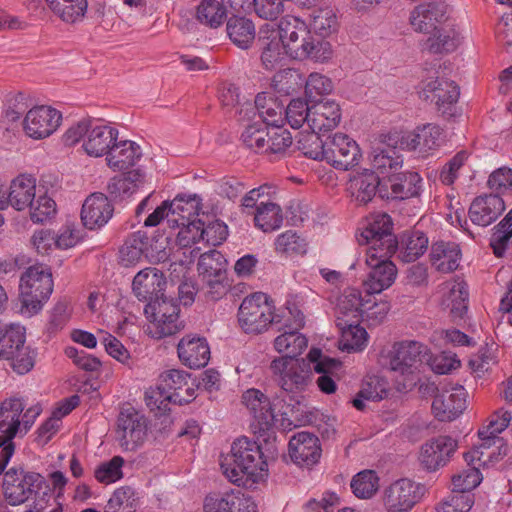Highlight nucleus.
Here are the masks:
<instances>
[{
	"instance_id": "f257e3e1",
	"label": "nucleus",
	"mask_w": 512,
	"mask_h": 512,
	"mask_svg": "<svg viewBox=\"0 0 512 512\" xmlns=\"http://www.w3.org/2000/svg\"><path fill=\"white\" fill-rule=\"evenodd\" d=\"M277 38L286 47L288 56L293 59L309 58L324 62L332 55L330 43L314 37L308 25L296 16L286 15L280 19Z\"/></svg>"
},
{
	"instance_id": "f03ea898",
	"label": "nucleus",
	"mask_w": 512,
	"mask_h": 512,
	"mask_svg": "<svg viewBox=\"0 0 512 512\" xmlns=\"http://www.w3.org/2000/svg\"><path fill=\"white\" fill-rule=\"evenodd\" d=\"M267 466V457L260 445L247 437L234 441L231 454L221 463L223 473L238 486H245L248 481L257 482L267 471Z\"/></svg>"
},
{
	"instance_id": "7ed1b4c3",
	"label": "nucleus",
	"mask_w": 512,
	"mask_h": 512,
	"mask_svg": "<svg viewBox=\"0 0 512 512\" xmlns=\"http://www.w3.org/2000/svg\"><path fill=\"white\" fill-rule=\"evenodd\" d=\"M242 402L254 418L253 425L258 432L269 431L277 417L288 419L294 413L295 405L298 403L293 397L290 402L276 393L269 399L258 389H248L242 395Z\"/></svg>"
},
{
	"instance_id": "20e7f679",
	"label": "nucleus",
	"mask_w": 512,
	"mask_h": 512,
	"mask_svg": "<svg viewBox=\"0 0 512 512\" xmlns=\"http://www.w3.org/2000/svg\"><path fill=\"white\" fill-rule=\"evenodd\" d=\"M272 377L280 387L279 395L290 402V397L298 401L301 392L311 384L313 378L312 366L305 359L280 357L270 364Z\"/></svg>"
},
{
	"instance_id": "39448f33",
	"label": "nucleus",
	"mask_w": 512,
	"mask_h": 512,
	"mask_svg": "<svg viewBox=\"0 0 512 512\" xmlns=\"http://www.w3.org/2000/svg\"><path fill=\"white\" fill-rule=\"evenodd\" d=\"M19 289L22 307L37 313L53 292L50 268L42 264L28 267L21 275Z\"/></svg>"
},
{
	"instance_id": "423d86ee",
	"label": "nucleus",
	"mask_w": 512,
	"mask_h": 512,
	"mask_svg": "<svg viewBox=\"0 0 512 512\" xmlns=\"http://www.w3.org/2000/svg\"><path fill=\"white\" fill-rule=\"evenodd\" d=\"M0 358L9 360L12 369L19 375L28 373L35 364V353L25 346V329L11 325L0 331Z\"/></svg>"
},
{
	"instance_id": "0eeeda50",
	"label": "nucleus",
	"mask_w": 512,
	"mask_h": 512,
	"mask_svg": "<svg viewBox=\"0 0 512 512\" xmlns=\"http://www.w3.org/2000/svg\"><path fill=\"white\" fill-rule=\"evenodd\" d=\"M393 223L386 213L371 218L357 236L360 245H368L367 252L393 255L398 248V240L392 232Z\"/></svg>"
},
{
	"instance_id": "6e6552de",
	"label": "nucleus",
	"mask_w": 512,
	"mask_h": 512,
	"mask_svg": "<svg viewBox=\"0 0 512 512\" xmlns=\"http://www.w3.org/2000/svg\"><path fill=\"white\" fill-rule=\"evenodd\" d=\"M276 317L273 315V306L264 293H254L245 297L238 311L241 328L251 334H259L270 324L278 322Z\"/></svg>"
},
{
	"instance_id": "1a4fd4ad",
	"label": "nucleus",
	"mask_w": 512,
	"mask_h": 512,
	"mask_svg": "<svg viewBox=\"0 0 512 512\" xmlns=\"http://www.w3.org/2000/svg\"><path fill=\"white\" fill-rule=\"evenodd\" d=\"M44 484L45 478L41 474L12 467L5 472L3 479L5 499L12 506L23 504L38 493Z\"/></svg>"
},
{
	"instance_id": "9d476101",
	"label": "nucleus",
	"mask_w": 512,
	"mask_h": 512,
	"mask_svg": "<svg viewBox=\"0 0 512 512\" xmlns=\"http://www.w3.org/2000/svg\"><path fill=\"white\" fill-rule=\"evenodd\" d=\"M426 354L427 347L417 341H405L398 345L390 360V369L403 377L402 382L398 380V383L404 389H412L416 385L419 379L418 366L422 364Z\"/></svg>"
},
{
	"instance_id": "9b49d317",
	"label": "nucleus",
	"mask_w": 512,
	"mask_h": 512,
	"mask_svg": "<svg viewBox=\"0 0 512 512\" xmlns=\"http://www.w3.org/2000/svg\"><path fill=\"white\" fill-rule=\"evenodd\" d=\"M180 308L177 300L167 298L164 293L147 303L144 313L155 327L154 336L158 339L171 336L181 329L179 322Z\"/></svg>"
},
{
	"instance_id": "f8f14e48",
	"label": "nucleus",
	"mask_w": 512,
	"mask_h": 512,
	"mask_svg": "<svg viewBox=\"0 0 512 512\" xmlns=\"http://www.w3.org/2000/svg\"><path fill=\"white\" fill-rule=\"evenodd\" d=\"M423 493V485L401 478L384 489L382 504L386 512H410L421 500Z\"/></svg>"
},
{
	"instance_id": "ddd939ff",
	"label": "nucleus",
	"mask_w": 512,
	"mask_h": 512,
	"mask_svg": "<svg viewBox=\"0 0 512 512\" xmlns=\"http://www.w3.org/2000/svg\"><path fill=\"white\" fill-rule=\"evenodd\" d=\"M460 95L459 87L454 81L437 77L421 82L419 97L436 105L438 112L445 118L455 115V105Z\"/></svg>"
},
{
	"instance_id": "4468645a",
	"label": "nucleus",
	"mask_w": 512,
	"mask_h": 512,
	"mask_svg": "<svg viewBox=\"0 0 512 512\" xmlns=\"http://www.w3.org/2000/svg\"><path fill=\"white\" fill-rule=\"evenodd\" d=\"M116 435L124 450H136L147 436L146 418L132 406L122 408L117 419Z\"/></svg>"
},
{
	"instance_id": "2eb2a0df",
	"label": "nucleus",
	"mask_w": 512,
	"mask_h": 512,
	"mask_svg": "<svg viewBox=\"0 0 512 512\" xmlns=\"http://www.w3.org/2000/svg\"><path fill=\"white\" fill-rule=\"evenodd\" d=\"M457 448L458 441L449 435L432 437L420 447L419 464L427 472H436L449 463Z\"/></svg>"
},
{
	"instance_id": "dca6fc26",
	"label": "nucleus",
	"mask_w": 512,
	"mask_h": 512,
	"mask_svg": "<svg viewBox=\"0 0 512 512\" xmlns=\"http://www.w3.org/2000/svg\"><path fill=\"white\" fill-rule=\"evenodd\" d=\"M362 157L357 142L346 134L336 133L326 140V159L336 169L348 170L359 164Z\"/></svg>"
},
{
	"instance_id": "f3484780",
	"label": "nucleus",
	"mask_w": 512,
	"mask_h": 512,
	"mask_svg": "<svg viewBox=\"0 0 512 512\" xmlns=\"http://www.w3.org/2000/svg\"><path fill=\"white\" fill-rule=\"evenodd\" d=\"M392 255L381 256V253L367 252L366 263L371 268L367 279L364 281L366 297L372 294L381 293L389 288L395 281L397 268L389 260Z\"/></svg>"
},
{
	"instance_id": "a211bd4d",
	"label": "nucleus",
	"mask_w": 512,
	"mask_h": 512,
	"mask_svg": "<svg viewBox=\"0 0 512 512\" xmlns=\"http://www.w3.org/2000/svg\"><path fill=\"white\" fill-rule=\"evenodd\" d=\"M422 178L417 172H392L384 176L380 198L405 200L420 195Z\"/></svg>"
},
{
	"instance_id": "6ab92c4d",
	"label": "nucleus",
	"mask_w": 512,
	"mask_h": 512,
	"mask_svg": "<svg viewBox=\"0 0 512 512\" xmlns=\"http://www.w3.org/2000/svg\"><path fill=\"white\" fill-rule=\"evenodd\" d=\"M62 120V114L51 106L31 108L23 121L26 134L34 139H43L54 133Z\"/></svg>"
},
{
	"instance_id": "aec40b11",
	"label": "nucleus",
	"mask_w": 512,
	"mask_h": 512,
	"mask_svg": "<svg viewBox=\"0 0 512 512\" xmlns=\"http://www.w3.org/2000/svg\"><path fill=\"white\" fill-rule=\"evenodd\" d=\"M284 107L277 99L268 93H259L254 105L246 104L239 115H244L248 120L256 119L262 125L278 127L283 122Z\"/></svg>"
},
{
	"instance_id": "412c9836",
	"label": "nucleus",
	"mask_w": 512,
	"mask_h": 512,
	"mask_svg": "<svg viewBox=\"0 0 512 512\" xmlns=\"http://www.w3.org/2000/svg\"><path fill=\"white\" fill-rule=\"evenodd\" d=\"M384 176L381 178L378 173L364 169L352 174L347 182L346 191L352 201L358 205H366L380 190Z\"/></svg>"
},
{
	"instance_id": "4be33fe9",
	"label": "nucleus",
	"mask_w": 512,
	"mask_h": 512,
	"mask_svg": "<svg viewBox=\"0 0 512 512\" xmlns=\"http://www.w3.org/2000/svg\"><path fill=\"white\" fill-rule=\"evenodd\" d=\"M466 408V391L462 386L443 390L434 397L432 412L439 421H452Z\"/></svg>"
},
{
	"instance_id": "5701e85b",
	"label": "nucleus",
	"mask_w": 512,
	"mask_h": 512,
	"mask_svg": "<svg viewBox=\"0 0 512 512\" xmlns=\"http://www.w3.org/2000/svg\"><path fill=\"white\" fill-rule=\"evenodd\" d=\"M446 19V5L442 2H429L414 7L409 23L414 31L430 34Z\"/></svg>"
},
{
	"instance_id": "b1692460",
	"label": "nucleus",
	"mask_w": 512,
	"mask_h": 512,
	"mask_svg": "<svg viewBox=\"0 0 512 512\" xmlns=\"http://www.w3.org/2000/svg\"><path fill=\"white\" fill-rule=\"evenodd\" d=\"M442 142V129L436 124H425L400 139L402 149L417 150L423 156L436 150Z\"/></svg>"
},
{
	"instance_id": "393cba45",
	"label": "nucleus",
	"mask_w": 512,
	"mask_h": 512,
	"mask_svg": "<svg viewBox=\"0 0 512 512\" xmlns=\"http://www.w3.org/2000/svg\"><path fill=\"white\" fill-rule=\"evenodd\" d=\"M291 460L301 467H311L321 456L319 439L312 433L299 432L289 441Z\"/></svg>"
},
{
	"instance_id": "a878e982",
	"label": "nucleus",
	"mask_w": 512,
	"mask_h": 512,
	"mask_svg": "<svg viewBox=\"0 0 512 512\" xmlns=\"http://www.w3.org/2000/svg\"><path fill=\"white\" fill-rule=\"evenodd\" d=\"M256 505L240 490L209 494L204 499L203 512H256Z\"/></svg>"
},
{
	"instance_id": "bb28decb",
	"label": "nucleus",
	"mask_w": 512,
	"mask_h": 512,
	"mask_svg": "<svg viewBox=\"0 0 512 512\" xmlns=\"http://www.w3.org/2000/svg\"><path fill=\"white\" fill-rule=\"evenodd\" d=\"M114 208L103 193H93L86 198L81 209L83 225L90 229L104 226L112 217Z\"/></svg>"
},
{
	"instance_id": "cd10ccee",
	"label": "nucleus",
	"mask_w": 512,
	"mask_h": 512,
	"mask_svg": "<svg viewBox=\"0 0 512 512\" xmlns=\"http://www.w3.org/2000/svg\"><path fill=\"white\" fill-rule=\"evenodd\" d=\"M166 284V279L160 270L148 267L136 274L132 289L138 300L150 303L161 296Z\"/></svg>"
},
{
	"instance_id": "c85d7f7f",
	"label": "nucleus",
	"mask_w": 512,
	"mask_h": 512,
	"mask_svg": "<svg viewBox=\"0 0 512 512\" xmlns=\"http://www.w3.org/2000/svg\"><path fill=\"white\" fill-rule=\"evenodd\" d=\"M159 386L168 402L183 405L194 398V389L188 386V374L182 370L171 369L162 373Z\"/></svg>"
},
{
	"instance_id": "c756f323",
	"label": "nucleus",
	"mask_w": 512,
	"mask_h": 512,
	"mask_svg": "<svg viewBox=\"0 0 512 512\" xmlns=\"http://www.w3.org/2000/svg\"><path fill=\"white\" fill-rule=\"evenodd\" d=\"M505 210L504 200L498 194L476 197L470 205L469 217L472 223L486 227L493 223Z\"/></svg>"
},
{
	"instance_id": "7c9ffc66",
	"label": "nucleus",
	"mask_w": 512,
	"mask_h": 512,
	"mask_svg": "<svg viewBox=\"0 0 512 512\" xmlns=\"http://www.w3.org/2000/svg\"><path fill=\"white\" fill-rule=\"evenodd\" d=\"M153 239L144 231L132 233L120 248V263L125 267L136 265L143 257H154Z\"/></svg>"
},
{
	"instance_id": "2f4dec72",
	"label": "nucleus",
	"mask_w": 512,
	"mask_h": 512,
	"mask_svg": "<svg viewBox=\"0 0 512 512\" xmlns=\"http://www.w3.org/2000/svg\"><path fill=\"white\" fill-rule=\"evenodd\" d=\"M177 351L183 364L192 369L202 368L210 360V348L203 337H183L178 343Z\"/></svg>"
},
{
	"instance_id": "473e14b6",
	"label": "nucleus",
	"mask_w": 512,
	"mask_h": 512,
	"mask_svg": "<svg viewBox=\"0 0 512 512\" xmlns=\"http://www.w3.org/2000/svg\"><path fill=\"white\" fill-rule=\"evenodd\" d=\"M5 201H0V208L6 205L12 206L17 211H22L32 205L36 198V180L27 175H20L12 180Z\"/></svg>"
},
{
	"instance_id": "72a5a7b5",
	"label": "nucleus",
	"mask_w": 512,
	"mask_h": 512,
	"mask_svg": "<svg viewBox=\"0 0 512 512\" xmlns=\"http://www.w3.org/2000/svg\"><path fill=\"white\" fill-rule=\"evenodd\" d=\"M309 128L312 131L326 132L338 126L341 109L334 100L319 99L311 104Z\"/></svg>"
},
{
	"instance_id": "f704fd0d",
	"label": "nucleus",
	"mask_w": 512,
	"mask_h": 512,
	"mask_svg": "<svg viewBox=\"0 0 512 512\" xmlns=\"http://www.w3.org/2000/svg\"><path fill=\"white\" fill-rule=\"evenodd\" d=\"M118 135V130L112 126L91 125L87 137L84 138L82 147L89 156H107L112 145L118 139Z\"/></svg>"
},
{
	"instance_id": "c9c22d12",
	"label": "nucleus",
	"mask_w": 512,
	"mask_h": 512,
	"mask_svg": "<svg viewBox=\"0 0 512 512\" xmlns=\"http://www.w3.org/2000/svg\"><path fill=\"white\" fill-rule=\"evenodd\" d=\"M460 258L461 250L455 242L437 241L431 246V263L440 272L455 271L459 267Z\"/></svg>"
},
{
	"instance_id": "e433bc0d",
	"label": "nucleus",
	"mask_w": 512,
	"mask_h": 512,
	"mask_svg": "<svg viewBox=\"0 0 512 512\" xmlns=\"http://www.w3.org/2000/svg\"><path fill=\"white\" fill-rule=\"evenodd\" d=\"M142 156L140 147L133 141H115L106 156L107 165L113 170H125L136 164Z\"/></svg>"
},
{
	"instance_id": "4c0bfd02",
	"label": "nucleus",
	"mask_w": 512,
	"mask_h": 512,
	"mask_svg": "<svg viewBox=\"0 0 512 512\" xmlns=\"http://www.w3.org/2000/svg\"><path fill=\"white\" fill-rule=\"evenodd\" d=\"M371 302L370 297L365 299L361 292L355 288H347L339 296L335 307L336 324L338 325V317L342 319H358L363 318V309Z\"/></svg>"
},
{
	"instance_id": "58836bf2",
	"label": "nucleus",
	"mask_w": 512,
	"mask_h": 512,
	"mask_svg": "<svg viewBox=\"0 0 512 512\" xmlns=\"http://www.w3.org/2000/svg\"><path fill=\"white\" fill-rule=\"evenodd\" d=\"M398 143V136H389V143L375 147L371 153V164L379 173L396 172L402 166L403 160L398 154L394 144Z\"/></svg>"
},
{
	"instance_id": "ea45409f",
	"label": "nucleus",
	"mask_w": 512,
	"mask_h": 512,
	"mask_svg": "<svg viewBox=\"0 0 512 512\" xmlns=\"http://www.w3.org/2000/svg\"><path fill=\"white\" fill-rule=\"evenodd\" d=\"M226 31L231 42L241 49H248L255 40V25L245 16L233 15L228 18Z\"/></svg>"
},
{
	"instance_id": "a19ab883",
	"label": "nucleus",
	"mask_w": 512,
	"mask_h": 512,
	"mask_svg": "<svg viewBox=\"0 0 512 512\" xmlns=\"http://www.w3.org/2000/svg\"><path fill=\"white\" fill-rule=\"evenodd\" d=\"M200 198L197 195H177L169 201L171 218L168 222L172 226L180 227V222H187L198 216L201 209Z\"/></svg>"
},
{
	"instance_id": "79ce46f5",
	"label": "nucleus",
	"mask_w": 512,
	"mask_h": 512,
	"mask_svg": "<svg viewBox=\"0 0 512 512\" xmlns=\"http://www.w3.org/2000/svg\"><path fill=\"white\" fill-rule=\"evenodd\" d=\"M358 319H342L338 317V327L342 332L341 348L347 352L363 350L367 345L368 334L359 325Z\"/></svg>"
},
{
	"instance_id": "37998d69",
	"label": "nucleus",
	"mask_w": 512,
	"mask_h": 512,
	"mask_svg": "<svg viewBox=\"0 0 512 512\" xmlns=\"http://www.w3.org/2000/svg\"><path fill=\"white\" fill-rule=\"evenodd\" d=\"M511 419L512 417L510 412L504 409L495 411L491 415L488 425L482 427L478 431V436L480 441H482V447L490 449L496 444H503L502 438L497 435L508 427Z\"/></svg>"
},
{
	"instance_id": "c03bdc74",
	"label": "nucleus",
	"mask_w": 512,
	"mask_h": 512,
	"mask_svg": "<svg viewBox=\"0 0 512 512\" xmlns=\"http://www.w3.org/2000/svg\"><path fill=\"white\" fill-rule=\"evenodd\" d=\"M428 248V238L421 231H407L398 241L401 258L405 262H414L423 255Z\"/></svg>"
},
{
	"instance_id": "a18cd8bd",
	"label": "nucleus",
	"mask_w": 512,
	"mask_h": 512,
	"mask_svg": "<svg viewBox=\"0 0 512 512\" xmlns=\"http://www.w3.org/2000/svg\"><path fill=\"white\" fill-rule=\"evenodd\" d=\"M51 11L66 23L80 21L87 10V0H45Z\"/></svg>"
},
{
	"instance_id": "49530a36",
	"label": "nucleus",
	"mask_w": 512,
	"mask_h": 512,
	"mask_svg": "<svg viewBox=\"0 0 512 512\" xmlns=\"http://www.w3.org/2000/svg\"><path fill=\"white\" fill-rule=\"evenodd\" d=\"M239 121L245 126L241 134L243 144L247 148L253 149L255 152H263L268 136L266 133L267 127L259 123L256 119L248 120L244 115H239Z\"/></svg>"
},
{
	"instance_id": "de8ad7c7",
	"label": "nucleus",
	"mask_w": 512,
	"mask_h": 512,
	"mask_svg": "<svg viewBox=\"0 0 512 512\" xmlns=\"http://www.w3.org/2000/svg\"><path fill=\"white\" fill-rule=\"evenodd\" d=\"M254 222L264 232L280 228L283 222L280 206L272 202H261L256 208Z\"/></svg>"
},
{
	"instance_id": "09e8293b",
	"label": "nucleus",
	"mask_w": 512,
	"mask_h": 512,
	"mask_svg": "<svg viewBox=\"0 0 512 512\" xmlns=\"http://www.w3.org/2000/svg\"><path fill=\"white\" fill-rule=\"evenodd\" d=\"M25 406L20 399L5 400L0 404V432L14 430L16 435L20 428V416Z\"/></svg>"
},
{
	"instance_id": "8fccbe9b",
	"label": "nucleus",
	"mask_w": 512,
	"mask_h": 512,
	"mask_svg": "<svg viewBox=\"0 0 512 512\" xmlns=\"http://www.w3.org/2000/svg\"><path fill=\"white\" fill-rule=\"evenodd\" d=\"M506 454L507 447L503 444H496L490 449H487L482 447L481 442L479 445L474 446L469 452L464 453V459L468 466H476V463H478L477 467L479 468L480 466H487L490 463L498 461Z\"/></svg>"
},
{
	"instance_id": "3c124183",
	"label": "nucleus",
	"mask_w": 512,
	"mask_h": 512,
	"mask_svg": "<svg viewBox=\"0 0 512 512\" xmlns=\"http://www.w3.org/2000/svg\"><path fill=\"white\" fill-rule=\"evenodd\" d=\"M274 347L279 353H286L284 357L296 358L307 347V339L298 330L290 329L276 337Z\"/></svg>"
},
{
	"instance_id": "603ef678",
	"label": "nucleus",
	"mask_w": 512,
	"mask_h": 512,
	"mask_svg": "<svg viewBox=\"0 0 512 512\" xmlns=\"http://www.w3.org/2000/svg\"><path fill=\"white\" fill-rule=\"evenodd\" d=\"M311 29L321 37L330 36L338 29V19L331 7L316 8L311 13Z\"/></svg>"
},
{
	"instance_id": "864d4df0",
	"label": "nucleus",
	"mask_w": 512,
	"mask_h": 512,
	"mask_svg": "<svg viewBox=\"0 0 512 512\" xmlns=\"http://www.w3.org/2000/svg\"><path fill=\"white\" fill-rule=\"evenodd\" d=\"M197 269L202 279L210 277H225L226 260L219 251L211 250L200 256Z\"/></svg>"
},
{
	"instance_id": "5fc2aeb1",
	"label": "nucleus",
	"mask_w": 512,
	"mask_h": 512,
	"mask_svg": "<svg viewBox=\"0 0 512 512\" xmlns=\"http://www.w3.org/2000/svg\"><path fill=\"white\" fill-rule=\"evenodd\" d=\"M196 17L200 23L217 28L226 17V10L217 0H202L197 7Z\"/></svg>"
},
{
	"instance_id": "6e6d98bb",
	"label": "nucleus",
	"mask_w": 512,
	"mask_h": 512,
	"mask_svg": "<svg viewBox=\"0 0 512 512\" xmlns=\"http://www.w3.org/2000/svg\"><path fill=\"white\" fill-rule=\"evenodd\" d=\"M318 131L303 133L297 140V147L302 154L313 160L326 159V141L319 136Z\"/></svg>"
},
{
	"instance_id": "4d7b16f0",
	"label": "nucleus",
	"mask_w": 512,
	"mask_h": 512,
	"mask_svg": "<svg viewBox=\"0 0 512 512\" xmlns=\"http://www.w3.org/2000/svg\"><path fill=\"white\" fill-rule=\"evenodd\" d=\"M311 102L301 98L292 99L285 109L286 120L294 129L302 127L307 124L309 127L311 116Z\"/></svg>"
},
{
	"instance_id": "13d9d810",
	"label": "nucleus",
	"mask_w": 512,
	"mask_h": 512,
	"mask_svg": "<svg viewBox=\"0 0 512 512\" xmlns=\"http://www.w3.org/2000/svg\"><path fill=\"white\" fill-rule=\"evenodd\" d=\"M379 478L372 470H365L355 475L351 481L354 495L361 499L372 497L378 489Z\"/></svg>"
},
{
	"instance_id": "bf43d9fd",
	"label": "nucleus",
	"mask_w": 512,
	"mask_h": 512,
	"mask_svg": "<svg viewBox=\"0 0 512 512\" xmlns=\"http://www.w3.org/2000/svg\"><path fill=\"white\" fill-rule=\"evenodd\" d=\"M448 301L450 314L454 319H462L468 309V290L465 282H454L449 288Z\"/></svg>"
},
{
	"instance_id": "052dcab7",
	"label": "nucleus",
	"mask_w": 512,
	"mask_h": 512,
	"mask_svg": "<svg viewBox=\"0 0 512 512\" xmlns=\"http://www.w3.org/2000/svg\"><path fill=\"white\" fill-rule=\"evenodd\" d=\"M474 504V497L469 493H458L452 489L437 506L436 512H469Z\"/></svg>"
},
{
	"instance_id": "680f3d73",
	"label": "nucleus",
	"mask_w": 512,
	"mask_h": 512,
	"mask_svg": "<svg viewBox=\"0 0 512 512\" xmlns=\"http://www.w3.org/2000/svg\"><path fill=\"white\" fill-rule=\"evenodd\" d=\"M286 56H288L286 47H284L281 40L274 37L263 47L261 61L266 69L272 70L278 65H282Z\"/></svg>"
},
{
	"instance_id": "e2e57ef3",
	"label": "nucleus",
	"mask_w": 512,
	"mask_h": 512,
	"mask_svg": "<svg viewBox=\"0 0 512 512\" xmlns=\"http://www.w3.org/2000/svg\"><path fill=\"white\" fill-rule=\"evenodd\" d=\"M124 459L120 456H114L107 462L100 464L94 471V477L97 481L104 484L114 483L123 477L122 466Z\"/></svg>"
},
{
	"instance_id": "0e129e2a",
	"label": "nucleus",
	"mask_w": 512,
	"mask_h": 512,
	"mask_svg": "<svg viewBox=\"0 0 512 512\" xmlns=\"http://www.w3.org/2000/svg\"><path fill=\"white\" fill-rule=\"evenodd\" d=\"M332 89L333 85L328 77L320 73H311L306 80L305 95L309 102L313 103L319 101L317 97L329 94Z\"/></svg>"
},
{
	"instance_id": "69168bd1",
	"label": "nucleus",
	"mask_w": 512,
	"mask_h": 512,
	"mask_svg": "<svg viewBox=\"0 0 512 512\" xmlns=\"http://www.w3.org/2000/svg\"><path fill=\"white\" fill-rule=\"evenodd\" d=\"M108 504L109 509H111V507H115L121 512H136L138 507V498L131 487L124 486L114 491L108 501Z\"/></svg>"
},
{
	"instance_id": "338daca9",
	"label": "nucleus",
	"mask_w": 512,
	"mask_h": 512,
	"mask_svg": "<svg viewBox=\"0 0 512 512\" xmlns=\"http://www.w3.org/2000/svg\"><path fill=\"white\" fill-rule=\"evenodd\" d=\"M432 34L433 35L427 40L429 51L433 53H443L452 52L456 49L458 40L454 31L446 32L438 27Z\"/></svg>"
},
{
	"instance_id": "774afa93",
	"label": "nucleus",
	"mask_w": 512,
	"mask_h": 512,
	"mask_svg": "<svg viewBox=\"0 0 512 512\" xmlns=\"http://www.w3.org/2000/svg\"><path fill=\"white\" fill-rule=\"evenodd\" d=\"M482 481V477L477 466H469L468 469L452 477L453 490L458 493H469L476 488Z\"/></svg>"
}]
</instances>
